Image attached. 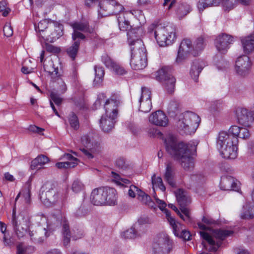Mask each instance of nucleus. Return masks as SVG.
Returning <instances> with one entry per match:
<instances>
[{"label":"nucleus","mask_w":254,"mask_h":254,"mask_svg":"<svg viewBox=\"0 0 254 254\" xmlns=\"http://www.w3.org/2000/svg\"><path fill=\"white\" fill-rule=\"evenodd\" d=\"M220 188L224 190H237L239 189L240 183L232 176H223L220 180Z\"/></svg>","instance_id":"19"},{"label":"nucleus","mask_w":254,"mask_h":254,"mask_svg":"<svg viewBox=\"0 0 254 254\" xmlns=\"http://www.w3.org/2000/svg\"><path fill=\"white\" fill-rule=\"evenodd\" d=\"M165 175H172L175 174L177 172L176 171L175 166L173 163L171 162H167L165 163Z\"/></svg>","instance_id":"53"},{"label":"nucleus","mask_w":254,"mask_h":254,"mask_svg":"<svg viewBox=\"0 0 254 254\" xmlns=\"http://www.w3.org/2000/svg\"><path fill=\"white\" fill-rule=\"evenodd\" d=\"M71 26L73 29V32L72 34L73 40H75L77 38L81 39L85 38V35L81 32L91 33L93 31V29L89 27L87 22H75L72 24Z\"/></svg>","instance_id":"16"},{"label":"nucleus","mask_w":254,"mask_h":254,"mask_svg":"<svg viewBox=\"0 0 254 254\" xmlns=\"http://www.w3.org/2000/svg\"><path fill=\"white\" fill-rule=\"evenodd\" d=\"M221 3L225 10H229L234 7V4L230 0H222Z\"/></svg>","instance_id":"62"},{"label":"nucleus","mask_w":254,"mask_h":254,"mask_svg":"<svg viewBox=\"0 0 254 254\" xmlns=\"http://www.w3.org/2000/svg\"><path fill=\"white\" fill-rule=\"evenodd\" d=\"M132 31L128 32V42L130 46L131 59L130 64L134 70L144 69L147 64L146 50L143 42L138 39H131Z\"/></svg>","instance_id":"3"},{"label":"nucleus","mask_w":254,"mask_h":254,"mask_svg":"<svg viewBox=\"0 0 254 254\" xmlns=\"http://www.w3.org/2000/svg\"><path fill=\"white\" fill-rule=\"evenodd\" d=\"M54 30L49 28L46 30L44 35L40 34L41 37L45 41L49 42H54L56 39L59 38L63 35V25L59 24L54 25Z\"/></svg>","instance_id":"20"},{"label":"nucleus","mask_w":254,"mask_h":254,"mask_svg":"<svg viewBox=\"0 0 254 254\" xmlns=\"http://www.w3.org/2000/svg\"><path fill=\"white\" fill-rule=\"evenodd\" d=\"M172 249V242L164 234L158 235L152 245L153 254H168Z\"/></svg>","instance_id":"11"},{"label":"nucleus","mask_w":254,"mask_h":254,"mask_svg":"<svg viewBox=\"0 0 254 254\" xmlns=\"http://www.w3.org/2000/svg\"><path fill=\"white\" fill-rule=\"evenodd\" d=\"M4 35L9 37L13 35V29L10 23H6L3 29Z\"/></svg>","instance_id":"58"},{"label":"nucleus","mask_w":254,"mask_h":254,"mask_svg":"<svg viewBox=\"0 0 254 254\" xmlns=\"http://www.w3.org/2000/svg\"><path fill=\"white\" fill-rule=\"evenodd\" d=\"M233 234V231L227 230H215L213 231V237L216 239L218 240L216 242L214 240L208 233L204 231H200V235L201 237L205 240L207 243L206 245L204 242L202 243L204 247L209 251L215 252L221 245V241L224 240L226 237L231 236Z\"/></svg>","instance_id":"8"},{"label":"nucleus","mask_w":254,"mask_h":254,"mask_svg":"<svg viewBox=\"0 0 254 254\" xmlns=\"http://www.w3.org/2000/svg\"><path fill=\"white\" fill-rule=\"evenodd\" d=\"M252 64L250 59L248 56H240L236 61L235 68L237 73L241 76H245L250 72Z\"/></svg>","instance_id":"15"},{"label":"nucleus","mask_w":254,"mask_h":254,"mask_svg":"<svg viewBox=\"0 0 254 254\" xmlns=\"http://www.w3.org/2000/svg\"><path fill=\"white\" fill-rule=\"evenodd\" d=\"M200 121V117L197 114L187 111L179 115L176 126L180 131L191 134L195 132Z\"/></svg>","instance_id":"6"},{"label":"nucleus","mask_w":254,"mask_h":254,"mask_svg":"<svg viewBox=\"0 0 254 254\" xmlns=\"http://www.w3.org/2000/svg\"><path fill=\"white\" fill-rule=\"evenodd\" d=\"M81 142L88 149H92L93 152L98 151V146L100 145L99 144L96 142L93 141V139H91L89 136L84 135L81 138Z\"/></svg>","instance_id":"32"},{"label":"nucleus","mask_w":254,"mask_h":254,"mask_svg":"<svg viewBox=\"0 0 254 254\" xmlns=\"http://www.w3.org/2000/svg\"><path fill=\"white\" fill-rule=\"evenodd\" d=\"M191 10L190 6L187 3H179L176 7V13L179 18H182L188 13H189Z\"/></svg>","instance_id":"34"},{"label":"nucleus","mask_w":254,"mask_h":254,"mask_svg":"<svg viewBox=\"0 0 254 254\" xmlns=\"http://www.w3.org/2000/svg\"><path fill=\"white\" fill-rule=\"evenodd\" d=\"M128 13L126 12L120 14L118 16V24L121 30L127 31L130 29L131 26L128 19Z\"/></svg>","instance_id":"28"},{"label":"nucleus","mask_w":254,"mask_h":254,"mask_svg":"<svg viewBox=\"0 0 254 254\" xmlns=\"http://www.w3.org/2000/svg\"><path fill=\"white\" fill-rule=\"evenodd\" d=\"M45 49L47 52L52 53H58L60 51V49L59 48L48 43L45 44Z\"/></svg>","instance_id":"60"},{"label":"nucleus","mask_w":254,"mask_h":254,"mask_svg":"<svg viewBox=\"0 0 254 254\" xmlns=\"http://www.w3.org/2000/svg\"><path fill=\"white\" fill-rule=\"evenodd\" d=\"M51 235V232L46 228L38 227L35 231H29V235L31 240L35 243L43 242L47 237Z\"/></svg>","instance_id":"23"},{"label":"nucleus","mask_w":254,"mask_h":254,"mask_svg":"<svg viewBox=\"0 0 254 254\" xmlns=\"http://www.w3.org/2000/svg\"><path fill=\"white\" fill-rule=\"evenodd\" d=\"M47 231L51 232L57 227L62 225V233L63 235V242L64 246H67L70 241L71 233L67 220L64 215L61 212L52 214L48 219Z\"/></svg>","instance_id":"7"},{"label":"nucleus","mask_w":254,"mask_h":254,"mask_svg":"<svg viewBox=\"0 0 254 254\" xmlns=\"http://www.w3.org/2000/svg\"><path fill=\"white\" fill-rule=\"evenodd\" d=\"M138 229L139 225L134 224L130 229L123 232L122 236L124 239H126L135 238L140 236L138 231Z\"/></svg>","instance_id":"33"},{"label":"nucleus","mask_w":254,"mask_h":254,"mask_svg":"<svg viewBox=\"0 0 254 254\" xmlns=\"http://www.w3.org/2000/svg\"><path fill=\"white\" fill-rule=\"evenodd\" d=\"M137 198L143 204L148 205L154 210L157 209L154 202L152 201L150 196L141 190H138Z\"/></svg>","instance_id":"31"},{"label":"nucleus","mask_w":254,"mask_h":254,"mask_svg":"<svg viewBox=\"0 0 254 254\" xmlns=\"http://www.w3.org/2000/svg\"><path fill=\"white\" fill-rule=\"evenodd\" d=\"M68 122L71 128L77 130L79 128V122L77 116L71 113L68 116Z\"/></svg>","instance_id":"45"},{"label":"nucleus","mask_w":254,"mask_h":254,"mask_svg":"<svg viewBox=\"0 0 254 254\" xmlns=\"http://www.w3.org/2000/svg\"><path fill=\"white\" fill-rule=\"evenodd\" d=\"M233 41V37L226 34H221L215 39L214 44L217 50L225 54L229 48V45Z\"/></svg>","instance_id":"17"},{"label":"nucleus","mask_w":254,"mask_h":254,"mask_svg":"<svg viewBox=\"0 0 254 254\" xmlns=\"http://www.w3.org/2000/svg\"><path fill=\"white\" fill-rule=\"evenodd\" d=\"M95 77L93 81L94 86L100 85L103 80L105 74V71L103 67L96 65L94 67Z\"/></svg>","instance_id":"36"},{"label":"nucleus","mask_w":254,"mask_h":254,"mask_svg":"<svg viewBox=\"0 0 254 254\" xmlns=\"http://www.w3.org/2000/svg\"><path fill=\"white\" fill-rule=\"evenodd\" d=\"M106 1H103V2H99L98 6L100 7V9H98V13L101 16H106L110 14V12H106L108 10L109 7L113 6L114 3L113 0H107Z\"/></svg>","instance_id":"37"},{"label":"nucleus","mask_w":254,"mask_h":254,"mask_svg":"<svg viewBox=\"0 0 254 254\" xmlns=\"http://www.w3.org/2000/svg\"><path fill=\"white\" fill-rule=\"evenodd\" d=\"M219 3V0H199L197 7L199 11H202L207 7L217 6Z\"/></svg>","instance_id":"38"},{"label":"nucleus","mask_w":254,"mask_h":254,"mask_svg":"<svg viewBox=\"0 0 254 254\" xmlns=\"http://www.w3.org/2000/svg\"><path fill=\"white\" fill-rule=\"evenodd\" d=\"M51 98L52 101L55 102L57 105H60L62 102V99L55 92H52L51 93Z\"/></svg>","instance_id":"63"},{"label":"nucleus","mask_w":254,"mask_h":254,"mask_svg":"<svg viewBox=\"0 0 254 254\" xmlns=\"http://www.w3.org/2000/svg\"><path fill=\"white\" fill-rule=\"evenodd\" d=\"M10 11V8L6 7V2L5 1H0V12H2V15L6 16Z\"/></svg>","instance_id":"57"},{"label":"nucleus","mask_w":254,"mask_h":254,"mask_svg":"<svg viewBox=\"0 0 254 254\" xmlns=\"http://www.w3.org/2000/svg\"><path fill=\"white\" fill-rule=\"evenodd\" d=\"M102 61L108 68H112L116 64L110 57L105 54L102 56Z\"/></svg>","instance_id":"51"},{"label":"nucleus","mask_w":254,"mask_h":254,"mask_svg":"<svg viewBox=\"0 0 254 254\" xmlns=\"http://www.w3.org/2000/svg\"><path fill=\"white\" fill-rule=\"evenodd\" d=\"M104 188L94 189L90 195L91 202L95 205H105Z\"/></svg>","instance_id":"24"},{"label":"nucleus","mask_w":254,"mask_h":254,"mask_svg":"<svg viewBox=\"0 0 254 254\" xmlns=\"http://www.w3.org/2000/svg\"><path fill=\"white\" fill-rule=\"evenodd\" d=\"M238 138L231 137L226 131H221L217 138V144L224 158L234 159L238 156Z\"/></svg>","instance_id":"5"},{"label":"nucleus","mask_w":254,"mask_h":254,"mask_svg":"<svg viewBox=\"0 0 254 254\" xmlns=\"http://www.w3.org/2000/svg\"><path fill=\"white\" fill-rule=\"evenodd\" d=\"M241 43L245 53L249 54L254 51V33L243 37Z\"/></svg>","instance_id":"26"},{"label":"nucleus","mask_w":254,"mask_h":254,"mask_svg":"<svg viewBox=\"0 0 254 254\" xmlns=\"http://www.w3.org/2000/svg\"><path fill=\"white\" fill-rule=\"evenodd\" d=\"M56 166L59 169H67L73 168L76 166V163L69 162L68 161L58 162L56 164Z\"/></svg>","instance_id":"54"},{"label":"nucleus","mask_w":254,"mask_h":254,"mask_svg":"<svg viewBox=\"0 0 254 254\" xmlns=\"http://www.w3.org/2000/svg\"><path fill=\"white\" fill-rule=\"evenodd\" d=\"M192 50L190 40H183L179 47L176 62L178 63L182 62L187 58L189 53L192 52Z\"/></svg>","instance_id":"21"},{"label":"nucleus","mask_w":254,"mask_h":254,"mask_svg":"<svg viewBox=\"0 0 254 254\" xmlns=\"http://www.w3.org/2000/svg\"><path fill=\"white\" fill-rule=\"evenodd\" d=\"M236 116L239 124L246 127H249L254 120L253 113L244 108H237Z\"/></svg>","instance_id":"18"},{"label":"nucleus","mask_w":254,"mask_h":254,"mask_svg":"<svg viewBox=\"0 0 254 254\" xmlns=\"http://www.w3.org/2000/svg\"><path fill=\"white\" fill-rule=\"evenodd\" d=\"M241 132V127L237 126H232L229 129V135L231 137H236L238 138Z\"/></svg>","instance_id":"50"},{"label":"nucleus","mask_w":254,"mask_h":254,"mask_svg":"<svg viewBox=\"0 0 254 254\" xmlns=\"http://www.w3.org/2000/svg\"><path fill=\"white\" fill-rule=\"evenodd\" d=\"M250 136V133L249 130L246 128L241 127V132L239 137L243 139H248Z\"/></svg>","instance_id":"61"},{"label":"nucleus","mask_w":254,"mask_h":254,"mask_svg":"<svg viewBox=\"0 0 254 254\" xmlns=\"http://www.w3.org/2000/svg\"><path fill=\"white\" fill-rule=\"evenodd\" d=\"M152 184L153 185V189L154 190V188L157 187L159 188L162 191H165L166 187L164 186L162 179L160 177H156V176H152Z\"/></svg>","instance_id":"43"},{"label":"nucleus","mask_w":254,"mask_h":254,"mask_svg":"<svg viewBox=\"0 0 254 254\" xmlns=\"http://www.w3.org/2000/svg\"><path fill=\"white\" fill-rule=\"evenodd\" d=\"M28 248L25 247L22 243L18 244L17 246L16 254H27Z\"/></svg>","instance_id":"64"},{"label":"nucleus","mask_w":254,"mask_h":254,"mask_svg":"<svg viewBox=\"0 0 254 254\" xmlns=\"http://www.w3.org/2000/svg\"><path fill=\"white\" fill-rule=\"evenodd\" d=\"M109 180L110 182L121 188L127 187L130 184L129 179L122 178L121 176H112Z\"/></svg>","instance_id":"35"},{"label":"nucleus","mask_w":254,"mask_h":254,"mask_svg":"<svg viewBox=\"0 0 254 254\" xmlns=\"http://www.w3.org/2000/svg\"><path fill=\"white\" fill-rule=\"evenodd\" d=\"M90 211V209L84 203H82L81 206L73 213V216L76 218H80L85 216Z\"/></svg>","instance_id":"41"},{"label":"nucleus","mask_w":254,"mask_h":254,"mask_svg":"<svg viewBox=\"0 0 254 254\" xmlns=\"http://www.w3.org/2000/svg\"><path fill=\"white\" fill-rule=\"evenodd\" d=\"M105 205H115L117 204L118 194L113 188H104Z\"/></svg>","instance_id":"25"},{"label":"nucleus","mask_w":254,"mask_h":254,"mask_svg":"<svg viewBox=\"0 0 254 254\" xmlns=\"http://www.w3.org/2000/svg\"><path fill=\"white\" fill-rule=\"evenodd\" d=\"M74 42L71 46L66 50L68 55L72 59L74 60L78 52L80 45V40H73Z\"/></svg>","instance_id":"39"},{"label":"nucleus","mask_w":254,"mask_h":254,"mask_svg":"<svg viewBox=\"0 0 254 254\" xmlns=\"http://www.w3.org/2000/svg\"><path fill=\"white\" fill-rule=\"evenodd\" d=\"M11 224L13 230L19 238L23 237L30 227V219L28 217H23L22 221L18 220L16 216L15 207L12 210Z\"/></svg>","instance_id":"13"},{"label":"nucleus","mask_w":254,"mask_h":254,"mask_svg":"<svg viewBox=\"0 0 254 254\" xmlns=\"http://www.w3.org/2000/svg\"><path fill=\"white\" fill-rule=\"evenodd\" d=\"M85 189L84 185L79 180H75L72 183L71 190L75 193H79Z\"/></svg>","instance_id":"47"},{"label":"nucleus","mask_w":254,"mask_h":254,"mask_svg":"<svg viewBox=\"0 0 254 254\" xmlns=\"http://www.w3.org/2000/svg\"><path fill=\"white\" fill-rule=\"evenodd\" d=\"M126 13H128V16L131 15L134 16L139 20H142L144 18L143 12L141 10L133 9L128 11H126Z\"/></svg>","instance_id":"56"},{"label":"nucleus","mask_w":254,"mask_h":254,"mask_svg":"<svg viewBox=\"0 0 254 254\" xmlns=\"http://www.w3.org/2000/svg\"><path fill=\"white\" fill-rule=\"evenodd\" d=\"M48 24L46 20H43L39 22L38 24V26L36 30H38L39 33V36L41 37L40 34L44 35L46 30H48Z\"/></svg>","instance_id":"48"},{"label":"nucleus","mask_w":254,"mask_h":254,"mask_svg":"<svg viewBox=\"0 0 254 254\" xmlns=\"http://www.w3.org/2000/svg\"><path fill=\"white\" fill-rule=\"evenodd\" d=\"M164 140L167 152L178 160L185 170L190 171L194 168L192 155L196 151V145L194 142H178L176 136L172 134H167Z\"/></svg>","instance_id":"1"},{"label":"nucleus","mask_w":254,"mask_h":254,"mask_svg":"<svg viewBox=\"0 0 254 254\" xmlns=\"http://www.w3.org/2000/svg\"><path fill=\"white\" fill-rule=\"evenodd\" d=\"M98 150L97 152H93L92 149H88L87 148H81L80 150L83 153L85 156L88 159H92L94 157L95 155L98 154L101 150V147L100 145L98 146Z\"/></svg>","instance_id":"49"},{"label":"nucleus","mask_w":254,"mask_h":254,"mask_svg":"<svg viewBox=\"0 0 254 254\" xmlns=\"http://www.w3.org/2000/svg\"><path fill=\"white\" fill-rule=\"evenodd\" d=\"M49 161L48 157L44 155L38 156L31 162L30 169L32 170H39L41 169V166L45 165Z\"/></svg>","instance_id":"30"},{"label":"nucleus","mask_w":254,"mask_h":254,"mask_svg":"<svg viewBox=\"0 0 254 254\" xmlns=\"http://www.w3.org/2000/svg\"><path fill=\"white\" fill-rule=\"evenodd\" d=\"M203 67V64L198 60H195L191 66L190 74L192 78L197 81L199 74Z\"/></svg>","instance_id":"27"},{"label":"nucleus","mask_w":254,"mask_h":254,"mask_svg":"<svg viewBox=\"0 0 254 254\" xmlns=\"http://www.w3.org/2000/svg\"><path fill=\"white\" fill-rule=\"evenodd\" d=\"M151 95V92L149 88L145 87H142L141 94L138 100L139 111L148 113L150 111L152 108Z\"/></svg>","instance_id":"14"},{"label":"nucleus","mask_w":254,"mask_h":254,"mask_svg":"<svg viewBox=\"0 0 254 254\" xmlns=\"http://www.w3.org/2000/svg\"><path fill=\"white\" fill-rule=\"evenodd\" d=\"M241 218L243 219H251L254 218V204L246 203L242 208Z\"/></svg>","instance_id":"29"},{"label":"nucleus","mask_w":254,"mask_h":254,"mask_svg":"<svg viewBox=\"0 0 254 254\" xmlns=\"http://www.w3.org/2000/svg\"><path fill=\"white\" fill-rule=\"evenodd\" d=\"M114 72L118 75H124L126 74L127 71L122 65L117 64V63L114 65L113 67L112 68Z\"/></svg>","instance_id":"52"},{"label":"nucleus","mask_w":254,"mask_h":254,"mask_svg":"<svg viewBox=\"0 0 254 254\" xmlns=\"http://www.w3.org/2000/svg\"><path fill=\"white\" fill-rule=\"evenodd\" d=\"M68 192L67 187L62 189L58 187L57 183L48 181L41 187L39 195L42 203L45 206L50 207L54 205L59 199H65Z\"/></svg>","instance_id":"2"},{"label":"nucleus","mask_w":254,"mask_h":254,"mask_svg":"<svg viewBox=\"0 0 254 254\" xmlns=\"http://www.w3.org/2000/svg\"><path fill=\"white\" fill-rule=\"evenodd\" d=\"M120 103V97L116 94L106 101L104 104L106 112L100 121V127L104 131L108 132L114 127L115 120L118 115V107Z\"/></svg>","instance_id":"4"},{"label":"nucleus","mask_w":254,"mask_h":254,"mask_svg":"<svg viewBox=\"0 0 254 254\" xmlns=\"http://www.w3.org/2000/svg\"><path fill=\"white\" fill-rule=\"evenodd\" d=\"M164 181L172 188H177L181 183V181L177 179L176 176H164Z\"/></svg>","instance_id":"46"},{"label":"nucleus","mask_w":254,"mask_h":254,"mask_svg":"<svg viewBox=\"0 0 254 254\" xmlns=\"http://www.w3.org/2000/svg\"><path fill=\"white\" fill-rule=\"evenodd\" d=\"M175 194L180 206L181 212L186 217V222H190L191 218L190 209L187 206L189 205L191 200L188 192L183 189H179L175 191Z\"/></svg>","instance_id":"12"},{"label":"nucleus","mask_w":254,"mask_h":254,"mask_svg":"<svg viewBox=\"0 0 254 254\" xmlns=\"http://www.w3.org/2000/svg\"><path fill=\"white\" fill-rule=\"evenodd\" d=\"M116 166L123 170H127L130 169L132 167V164L125 158H120L116 160Z\"/></svg>","instance_id":"44"},{"label":"nucleus","mask_w":254,"mask_h":254,"mask_svg":"<svg viewBox=\"0 0 254 254\" xmlns=\"http://www.w3.org/2000/svg\"><path fill=\"white\" fill-rule=\"evenodd\" d=\"M138 190H141L134 185H130L128 191V194L130 197L133 198L135 196L136 193L138 195Z\"/></svg>","instance_id":"59"},{"label":"nucleus","mask_w":254,"mask_h":254,"mask_svg":"<svg viewBox=\"0 0 254 254\" xmlns=\"http://www.w3.org/2000/svg\"><path fill=\"white\" fill-rule=\"evenodd\" d=\"M149 121L151 124L159 127H166L168 124V118L161 110L152 113L149 117Z\"/></svg>","instance_id":"22"},{"label":"nucleus","mask_w":254,"mask_h":254,"mask_svg":"<svg viewBox=\"0 0 254 254\" xmlns=\"http://www.w3.org/2000/svg\"><path fill=\"white\" fill-rule=\"evenodd\" d=\"M206 45V39L204 36L197 38L193 46V51L199 52L202 51Z\"/></svg>","instance_id":"40"},{"label":"nucleus","mask_w":254,"mask_h":254,"mask_svg":"<svg viewBox=\"0 0 254 254\" xmlns=\"http://www.w3.org/2000/svg\"><path fill=\"white\" fill-rule=\"evenodd\" d=\"M179 107V103L177 101H171L168 107V112L169 114H171L176 113L178 111Z\"/></svg>","instance_id":"55"},{"label":"nucleus","mask_w":254,"mask_h":254,"mask_svg":"<svg viewBox=\"0 0 254 254\" xmlns=\"http://www.w3.org/2000/svg\"><path fill=\"white\" fill-rule=\"evenodd\" d=\"M171 68L170 66H163L156 72V78L163 82L164 87L169 93L174 92L175 87L176 79L170 74Z\"/></svg>","instance_id":"10"},{"label":"nucleus","mask_w":254,"mask_h":254,"mask_svg":"<svg viewBox=\"0 0 254 254\" xmlns=\"http://www.w3.org/2000/svg\"><path fill=\"white\" fill-rule=\"evenodd\" d=\"M150 34L155 38L160 46L164 47L171 44L176 38V28L170 25L165 27H157Z\"/></svg>","instance_id":"9"},{"label":"nucleus","mask_w":254,"mask_h":254,"mask_svg":"<svg viewBox=\"0 0 254 254\" xmlns=\"http://www.w3.org/2000/svg\"><path fill=\"white\" fill-rule=\"evenodd\" d=\"M31 181V177H30L26 183L24 189L22 191V194L25 199V202L29 204L30 203V189L31 184L30 182Z\"/></svg>","instance_id":"42"}]
</instances>
